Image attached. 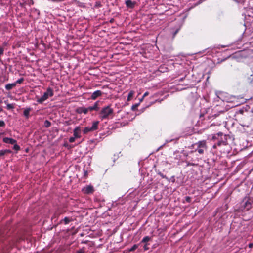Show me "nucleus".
<instances>
[{
  "label": "nucleus",
  "mask_w": 253,
  "mask_h": 253,
  "mask_svg": "<svg viewBox=\"0 0 253 253\" xmlns=\"http://www.w3.org/2000/svg\"><path fill=\"white\" fill-rule=\"evenodd\" d=\"M225 60V59H222V60H221V61H218L217 62V63H218V64H220V63H221L223 61H224Z\"/></svg>",
  "instance_id": "obj_37"
},
{
  "label": "nucleus",
  "mask_w": 253,
  "mask_h": 253,
  "mask_svg": "<svg viewBox=\"0 0 253 253\" xmlns=\"http://www.w3.org/2000/svg\"><path fill=\"white\" fill-rule=\"evenodd\" d=\"M216 139L218 140V138H217L216 135H214L212 136V140H215Z\"/></svg>",
  "instance_id": "obj_34"
},
{
  "label": "nucleus",
  "mask_w": 253,
  "mask_h": 253,
  "mask_svg": "<svg viewBox=\"0 0 253 253\" xmlns=\"http://www.w3.org/2000/svg\"><path fill=\"white\" fill-rule=\"evenodd\" d=\"M252 208L251 202L248 200L246 201H243L241 203V210L242 211H248Z\"/></svg>",
  "instance_id": "obj_5"
},
{
  "label": "nucleus",
  "mask_w": 253,
  "mask_h": 253,
  "mask_svg": "<svg viewBox=\"0 0 253 253\" xmlns=\"http://www.w3.org/2000/svg\"><path fill=\"white\" fill-rule=\"evenodd\" d=\"M148 245H149V244H144L143 248H144V250L145 251H147V250H149V247H148Z\"/></svg>",
  "instance_id": "obj_32"
},
{
  "label": "nucleus",
  "mask_w": 253,
  "mask_h": 253,
  "mask_svg": "<svg viewBox=\"0 0 253 253\" xmlns=\"http://www.w3.org/2000/svg\"><path fill=\"white\" fill-rule=\"evenodd\" d=\"M76 111L79 114L84 113V114H86L88 112V107L87 108H85L84 107H79L77 109Z\"/></svg>",
  "instance_id": "obj_13"
},
{
  "label": "nucleus",
  "mask_w": 253,
  "mask_h": 253,
  "mask_svg": "<svg viewBox=\"0 0 253 253\" xmlns=\"http://www.w3.org/2000/svg\"><path fill=\"white\" fill-rule=\"evenodd\" d=\"M99 109V101H96L92 106L88 107V111H92L93 110L98 111Z\"/></svg>",
  "instance_id": "obj_11"
},
{
  "label": "nucleus",
  "mask_w": 253,
  "mask_h": 253,
  "mask_svg": "<svg viewBox=\"0 0 253 253\" xmlns=\"http://www.w3.org/2000/svg\"><path fill=\"white\" fill-rule=\"evenodd\" d=\"M53 95V89L50 87H48L46 91L44 93L43 95L37 100V102L40 104H42L45 100H47L49 97H52Z\"/></svg>",
  "instance_id": "obj_3"
},
{
  "label": "nucleus",
  "mask_w": 253,
  "mask_h": 253,
  "mask_svg": "<svg viewBox=\"0 0 253 253\" xmlns=\"http://www.w3.org/2000/svg\"><path fill=\"white\" fill-rule=\"evenodd\" d=\"M149 94V92L147 91V92H145L143 95V98H144L146 96H148Z\"/></svg>",
  "instance_id": "obj_33"
},
{
  "label": "nucleus",
  "mask_w": 253,
  "mask_h": 253,
  "mask_svg": "<svg viewBox=\"0 0 253 253\" xmlns=\"http://www.w3.org/2000/svg\"><path fill=\"white\" fill-rule=\"evenodd\" d=\"M16 86V84L14 83L12 84H8L5 85V89L7 90H10L12 88Z\"/></svg>",
  "instance_id": "obj_16"
},
{
  "label": "nucleus",
  "mask_w": 253,
  "mask_h": 253,
  "mask_svg": "<svg viewBox=\"0 0 253 253\" xmlns=\"http://www.w3.org/2000/svg\"><path fill=\"white\" fill-rule=\"evenodd\" d=\"M30 111H31V108H27V109H25L23 112L24 115L27 118H28L29 117V113H30Z\"/></svg>",
  "instance_id": "obj_18"
},
{
  "label": "nucleus",
  "mask_w": 253,
  "mask_h": 253,
  "mask_svg": "<svg viewBox=\"0 0 253 253\" xmlns=\"http://www.w3.org/2000/svg\"><path fill=\"white\" fill-rule=\"evenodd\" d=\"M3 111V109L1 107H0V112H2Z\"/></svg>",
  "instance_id": "obj_41"
},
{
  "label": "nucleus",
  "mask_w": 253,
  "mask_h": 253,
  "mask_svg": "<svg viewBox=\"0 0 253 253\" xmlns=\"http://www.w3.org/2000/svg\"><path fill=\"white\" fill-rule=\"evenodd\" d=\"M76 138L75 137H71L69 139V141L70 142V143H73L75 142V139Z\"/></svg>",
  "instance_id": "obj_28"
},
{
  "label": "nucleus",
  "mask_w": 253,
  "mask_h": 253,
  "mask_svg": "<svg viewBox=\"0 0 253 253\" xmlns=\"http://www.w3.org/2000/svg\"><path fill=\"white\" fill-rule=\"evenodd\" d=\"M2 103V100L0 99V104Z\"/></svg>",
  "instance_id": "obj_45"
},
{
  "label": "nucleus",
  "mask_w": 253,
  "mask_h": 253,
  "mask_svg": "<svg viewBox=\"0 0 253 253\" xmlns=\"http://www.w3.org/2000/svg\"><path fill=\"white\" fill-rule=\"evenodd\" d=\"M13 105L11 104H8L7 105V109H11L13 108Z\"/></svg>",
  "instance_id": "obj_31"
},
{
  "label": "nucleus",
  "mask_w": 253,
  "mask_h": 253,
  "mask_svg": "<svg viewBox=\"0 0 253 253\" xmlns=\"http://www.w3.org/2000/svg\"><path fill=\"white\" fill-rule=\"evenodd\" d=\"M81 130L80 126H77L73 130V135L76 138H80L81 137Z\"/></svg>",
  "instance_id": "obj_7"
},
{
  "label": "nucleus",
  "mask_w": 253,
  "mask_h": 253,
  "mask_svg": "<svg viewBox=\"0 0 253 253\" xmlns=\"http://www.w3.org/2000/svg\"><path fill=\"white\" fill-rule=\"evenodd\" d=\"M4 53V48L3 47H0V62L2 63V60L1 58V56L3 55Z\"/></svg>",
  "instance_id": "obj_22"
},
{
  "label": "nucleus",
  "mask_w": 253,
  "mask_h": 253,
  "mask_svg": "<svg viewBox=\"0 0 253 253\" xmlns=\"http://www.w3.org/2000/svg\"><path fill=\"white\" fill-rule=\"evenodd\" d=\"M67 123L68 124V125H70V123H69V122H67Z\"/></svg>",
  "instance_id": "obj_46"
},
{
  "label": "nucleus",
  "mask_w": 253,
  "mask_h": 253,
  "mask_svg": "<svg viewBox=\"0 0 253 253\" xmlns=\"http://www.w3.org/2000/svg\"><path fill=\"white\" fill-rule=\"evenodd\" d=\"M14 146H13V149L16 151H19L20 150V146L17 144V143H15V144H13Z\"/></svg>",
  "instance_id": "obj_24"
},
{
  "label": "nucleus",
  "mask_w": 253,
  "mask_h": 253,
  "mask_svg": "<svg viewBox=\"0 0 253 253\" xmlns=\"http://www.w3.org/2000/svg\"><path fill=\"white\" fill-rule=\"evenodd\" d=\"M139 245H140L139 244H134L131 248H130V249H128V251L129 252H133V251H135L137 248H138Z\"/></svg>",
  "instance_id": "obj_19"
},
{
  "label": "nucleus",
  "mask_w": 253,
  "mask_h": 253,
  "mask_svg": "<svg viewBox=\"0 0 253 253\" xmlns=\"http://www.w3.org/2000/svg\"><path fill=\"white\" fill-rule=\"evenodd\" d=\"M125 3L127 8H133L134 7L136 2L135 1H132L131 0H126Z\"/></svg>",
  "instance_id": "obj_12"
},
{
  "label": "nucleus",
  "mask_w": 253,
  "mask_h": 253,
  "mask_svg": "<svg viewBox=\"0 0 253 253\" xmlns=\"http://www.w3.org/2000/svg\"><path fill=\"white\" fill-rule=\"evenodd\" d=\"M60 213H58L57 212H56L53 217H52V219H53L54 218H58L59 215Z\"/></svg>",
  "instance_id": "obj_30"
},
{
  "label": "nucleus",
  "mask_w": 253,
  "mask_h": 253,
  "mask_svg": "<svg viewBox=\"0 0 253 253\" xmlns=\"http://www.w3.org/2000/svg\"><path fill=\"white\" fill-rule=\"evenodd\" d=\"M114 21V19H111L110 21V23H113Z\"/></svg>",
  "instance_id": "obj_42"
},
{
  "label": "nucleus",
  "mask_w": 253,
  "mask_h": 253,
  "mask_svg": "<svg viewBox=\"0 0 253 253\" xmlns=\"http://www.w3.org/2000/svg\"><path fill=\"white\" fill-rule=\"evenodd\" d=\"M3 142L5 143L10 144H15V143H17L16 140L8 138V137H4L3 138Z\"/></svg>",
  "instance_id": "obj_10"
},
{
  "label": "nucleus",
  "mask_w": 253,
  "mask_h": 253,
  "mask_svg": "<svg viewBox=\"0 0 253 253\" xmlns=\"http://www.w3.org/2000/svg\"><path fill=\"white\" fill-rule=\"evenodd\" d=\"M51 125V123L50 121L48 120H45L44 123V126L46 127H49Z\"/></svg>",
  "instance_id": "obj_21"
},
{
  "label": "nucleus",
  "mask_w": 253,
  "mask_h": 253,
  "mask_svg": "<svg viewBox=\"0 0 253 253\" xmlns=\"http://www.w3.org/2000/svg\"><path fill=\"white\" fill-rule=\"evenodd\" d=\"M186 201L188 202H191V198L190 197H186Z\"/></svg>",
  "instance_id": "obj_35"
},
{
  "label": "nucleus",
  "mask_w": 253,
  "mask_h": 253,
  "mask_svg": "<svg viewBox=\"0 0 253 253\" xmlns=\"http://www.w3.org/2000/svg\"><path fill=\"white\" fill-rule=\"evenodd\" d=\"M62 221H64V224H68L70 221H71V220L69 219V217H65L63 220ZM62 222V220L60 222Z\"/></svg>",
  "instance_id": "obj_20"
},
{
  "label": "nucleus",
  "mask_w": 253,
  "mask_h": 253,
  "mask_svg": "<svg viewBox=\"0 0 253 253\" xmlns=\"http://www.w3.org/2000/svg\"><path fill=\"white\" fill-rule=\"evenodd\" d=\"M218 136H222L223 135V133L222 132H218L216 134Z\"/></svg>",
  "instance_id": "obj_36"
},
{
  "label": "nucleus",
  "mask_w": 253,
  "mask_h": 253,
  "mask_svg": "<svg viewBox=\"0 0 253 253\" xmlns=\"http://www.w3.org/2000/svg\"><path fill=\"white\" fill-rule=\"evenodd\" d=\"M158 174L162 178H165V179H168L167 177L164 175L160 171H159L158 172Z\"/></svg>",
  "instance_id": "obj_26"
},
{
  "label": "nucleus",
  "mask_w": 253,
  "mask_h": 253,
  "mask_svg": "<svg viewBox=\"0 0 253 253\" xmlns=\"http://www.w3.org/2000/svg\"><path fill=\"white\" fill-rule=\"evenodd\" d=\"M151 240V238L149 236H145L144 237L143 239L141 241V242L139 243V244L140 245L142 243L144 244H148V242L150 241Z\"/></svg>",
  "instance_id": "obj_14"
},
{
  "label": "nucleus",
  "mask_w": 253,
  "mask_h": 253,
  "mask_svg": "<svg viewBox=\"0 0 253 253\" xmlns=\"http://www.w3.org/2000/svg\"><path fill=\"white\" fill-rule=\"evenodd\" d=\"M114 111L110 106H107L103 107L99 113L100 118L102 120L108 119L113 114Z\"/></svg>",
  "instance_id": "obj_2"
},
{
  "label": "nucleus",
  "mask_w": 253,
  "mask_h": 253,
  "mask_svg": "<svg viewBox=\"0 0 253 253\" xmlns=\"http://www.w3.org/2000/svg\"><path fill=\"white\" fill-rule=\"evenodd\" d=\"M187 165L188 166H191V165H193V164H190V163H188Z\"/></svg>",
  "instance_id": "obj_44"
},
{
  "label": "nucleus",
  "mask_w": 253,
  "mask_h": 253,
  "mask_svg": "<svg viewBox=\"0 0 253 253\" xmlns=\"http://www.w3.org/2000/svg\"><path fill=\"white\" fill-rule=\"evenodd\" d=\"M192 147L194 149V151L198 152L199 154H203L204 152L207 151L208 146L207 141L205 140L199 141L198 142L193 144Z\"/></svg>",
  "instance_id": "obj_1"
},
{
  "label": "nucleus",
  "mask_w": 253,
  "mask_h": 253,
  "mask_svg": "<svg viewBox=\"0 0 253 253\" xmlns=\"http://www.w3.org/2000/svg\"><path fill=\"white\" fill-rule=\"evenodd\" d=\"M178 29L176 30V31L174 33V36H175L178 32Z\"/></svg>",
  "instance_id": "obj_40"
},
{
  "label": "nucleus",
  "mask_w": 253,
  "mask_h": 253,
  "mask_svg": "<svg viewBox=\"0 0 253 253\" xmlns=\"http://www.w3.org/2000/svg\"><path fill=\"white\" fill-rule=\"evenodd\" d=\"M217 145L218 146H220L222 145L226 146L228 145L227 139L226 135L224 136V138H221V139L218 140Z\"/></svg>",
  "instance_id": "obj_8"
},
{
  "label": "nucleus",
  "mask_w": 253,
  "mask_h": 253,
  "mask_svg": "<svg viewBox=\"0 0 253 253\" xmlns=\"http://www.w3.org/2000/svg\"><path fill=\"white\" fill-rule=\"evenodd\" d=\"M134 93H135V91H133V90H131L129 92V93L128 94L127 98V101H130L132 99V98H133V96Z\"/></svg>",
  "instance_id": "obj_17"
},
{
  "label": "nucleus",
  "mask_w": 253,
  "mask_h": 253,
  "mask_svg": "<svg viewBox=\"0 0 253 253\" xmlns=\"http://www.w3.org/2000/svg\"><path fill=\"white\" fill-rule=\"evenodd\" d=\"M249 247L250 248H252V247H253V243H250V244H249Z\"/></svg>",
  "instance_id": "obj_39"
},
{
  "label": "nucleus",
  "mask_w": 253,
  "mask_h": 253,
  "mask_svg": "<svg viewBox=\"0 0 253 253\" xmlns=\"http://www.w3.org/2000/svg\"><path fill=\"white\" fill-rule=\"evenodd\" d=\"M249 4L250 8L253 10V0H250Z\"/></svg>",
  "instance_id": "obj_27"
},
{
  "label": "nucleus",
  "mask_w": 253,
  "mask_h": 253,
  "mask_svg": "<svg viewBox=\"0 0 253 253\" xmlns=\"http://www.w3.org/2000/svg\"><path fill=\"white\" fill-rule=\"evenodd\" d=\"M82 192L85 194H92L94 191V187L92 185H89L84 187L82 190Z\"/></svg>",
  "instance_id": "obj_6"
},
{
  "label": "nucleus",
  "mask_w": 253,
  "mask_h": 253,
  "mask_svg": "<svg viewBox=\"0 0 253 253\" xmlns=\"http://www.w3.org/2000/svg\"><path fill=\"white\" fill-rule=\"evenodd\" d=\"M5 126V123L3 120L0 121V127H4Z\"/></svg>",
  "instance_id": "obj_29"
},
{
  "label": "nucleus",
  "mask_w": 253,
  "mask_h": 253,
  "mask_svg": "<svg viewBox=\"0 0 253 253\" xmlns=\"http://www.w3.org/2000/svg\"><path fill=\"white\" fill-rule=\"evenodd\" d=\"M139 103H136V104H135L134 105H133L132 106H131V110L132 111H135L137 108L138 107V106L139 105Z\"/></svg>",
  "instance_id": "obj_25"
},
{
  "label": "nucleus",
  "mask_w": 253,
  "mask_h": 253,
  "mask_svg": "<svg viewBox=\"0 0 253 253\" xmlns=\"http://www.w3.org/2000/svg\"><path fill=\"white\" fill-rule=\"evenodd\" d=\"M24 79L23 78H21L20 79L17 80L15 82H14V84H16V85L18 84H22L23 81H24Z\"/></svg>",
  "instance_id": "obj_23"
},
{
  "label": "nucleus",
  "mask_w": 253,
  "mask_h": 253,
  "mask_svg": "<svg viewBox=\"0 0 253 253\" xmlns=\"http://www.w3.org/2000/svg\"><path fill=\"white\" fill-rule=\"evenodd\" d=\"M12 151L9 149L1 150L0 151V157L4 156L7 154H10Z\"/></svg>",
  "instance_id": "obj_15"
},
{
  "label": "nucleus",
  "mask_w": 253,
  "mask_h": 253,
  "mask_svg": "<svg viewBox=\"0 0 253 253\" xmlns=\"http://www.w3.org/2000/svg\"><path fill=\"white\" fill-rule=\"evenodd\" d=\"M143 99H144V98H143V97H142V98H141V99H140V102L142 101V100H143Z\"/></svg>",
  "instance_id": "obj_43"
},
{
  "label": "nucleus",
  "mask_w": 253,
  "mask_h": 253,
  "mask_svg": "<svg viewBox=\"0 0 253 253\" xmlns=\"http://www.w3.org/2000/svg\"><path fill=\"white\" fill-rule=\"evenodd\" d=\"M102 92L100 90H96L93 92L91 95L90 98L92 100H95L98 97L102 95Z\"/></svg>",
  "instance_id": "obj_9"
},
{
  "label": "nucleus",
  "mask_w": 253,
  "mask_h": 253,
  "mask_svg": "<svg viewBox=\"0 0 253 253\" xmlns=\"http://www.w3.org/2000/svg\"><path fill=\"white\" fill-rule=\"evenodd\" d=\"M99 124V121H94L92 123V125L91 127L87 126L85 127L83 133L85 134L88 133L89 132H92L94 130H96L98 129V126Z\"/></svg>",
  "instance_id": "obj_4"
},
{
  "label": "nucleus",
  "mask_w": 253,
  "mask_h": 253,
  "mask_svg": "<svg viewBox=\"0 0 253 253\" xmlns=\"http://www.w3.org/2000/svg\"><path fill=\"white\" fill-rule=\"evenodd\" d=\"M217 146H217V143H216V144H215L212 146V147H213V149H216Z\"/></svg>",
  "instance_id": "obj_38"
}]
</instances>
